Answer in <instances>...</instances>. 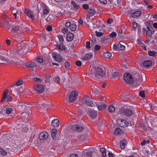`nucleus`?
<instances>
[{
  "label": "nucleus",
  "instance_id": "1",
  "mask_svg": "<svg viewBox=\"0 0 157 157\" xmlns=\"http://www.w3.org/2000/svg\"><path fill=\"white\" fill-rule=\"evenodd\" d=\"M92 72H94L92 74H90L93 78L96 80H99L101 79L105 75V73L103 70L99 67H93L91 70Z\"/></svg>",
  "mask_w": 157,
  "mask_h": 157
},
{
  "label": "nucleus",
  "instance_id": "2",
  "mask_svg": "<svg viewBox=\"0 0 157 157\" xmlns=\"http://www.w3.org/2000/svg\"><path fill=\"white\" fill-rule=\"evenodd\" d=\"M0 12H3V13L0 17V26L3 28L6 27L8 26V24L9 23L8 16L5 13H4V10H0Z\"/></svg>",
  "mask_w": 157,
  "mask_h": 157
},
{
  "label": "nucleus",
  "instance_id": "3",
  "mask_svg": "<svg viewBox=\"0 0 157 157\" xmlns=\"http://www.w3.org/2000/svg\"><path fill=\"white\" fill-rule=\"evenodd\" d=\"M24 12L26 15L29 17L31 20H34L35 18V17H36V16L37 17H36V19H38L39 15L38 13L40 12V10H34L36 11V12H34L33 10H23Z\"/></svg>",
  "mask_w": 157,
  "mask_h": 157
},
{
  "label": "nucleus",
  "instance_id": "4",
  "mask_svg": "<svg viewBox=\"0 0 157 157\" xmlns=\"http://www.w3.org/2000/svg\"><path fill=\"white\" fill-rule=\"evenodd\" d=\"M65 24V26L67 28H69L71 31L75 30L77 29V25L75 23L74 21H70L66 20Z\"/></svg>",
  "mask_w": 157,
  "mask_h": 157
},
{
  "label": "nucleus",
  "instance_id": "5",
  "mask_svg": "<svg viewBox=\"0 0 157 157\" xmlns=\"http://www.w3.org/2000/svg\"><path fill=\"white\" fill-rule=\"evenodd\" d=\"M78 94L76 90H73L71 92L67 99L69 103L72 102L76 99L78 96Z\"/></svg>",
  "mask_w": 157,
  "mask_h": 157
},
{
  "label": "nucleus",
  "instance_id": "6",
  "mask_svg": "<svg viewBox=\"0 0 157 157\" xmlns=\"http://www.w3.org/2000/svg\"><path fill=\"white\" fill-rule=\"evenodd\" d=\"M51 137L54 142H58L60 138L57 133V130L55 128L52 129L51 131Z\"/></svg>",
  "mask_w": 157,
  "mask_h": 157
},
{
  "label": "nucleus",
  "instance_id": "7",
  "mask_svg": "<svg viewBox=\"0 0 157 157\" xmlns=\"http://www.w3.org/2000/svg\"><path fill=\"white\" fill-rule=\"evenodd\" d=\"M85 96V95L84 96V97L79 102V104L83 106V108H85L86 111V114L88 115V110L86 108V107L88 106V101L87 99L88 97Z\"/></svg>",
  "mask_w": 157,
  "mask_h": 157
},
{
  "label": "nucleus",
  "instance_id": "8",
  "mask_svg": "<svg viewBox=\"0 0 157 157\" xmlns=\"http://www.w3.org/2000/svg\"><path fill=\"white\" fill-rule=\"evenodd\" d=\"M52 56L55 61L59 63L61 62L63 59L59 54L56 52H53L52 54Z\"/></svg>",
  "mask_w": 157,
  "mask_h": 157
},
{
  "label": "nucleus",
  "instance_id": "9",
  "mask_svg": "<svg viewBox=\"0 0 157 157\" xmlns=\"http://www.w3.org/2000/svg\"><path fill=\"white\" fill-rule=\"evenodd\" d=\"M89 116H90V120L91 121H94L97 118L98 116V113L95 110L89 109Z\"/></svg>",
  "mask_w": 157,
  "mask_h": 157
},
{
  "label": "nucleus",
  "instance_id": "10",
  "mask_svg": "<svg viewBox=\"0 0 157 157\" xmlns=\"http://www.w3.org/2000/svg\"><path fill=\"white\" fill-rule=\"evenodd\" d=\"M123 78L125 81L129 84L132 83L133 81L132 75L128 73L125 74Z\"/></svg>",
  "mask_w": 157,
  "mask_h": 157
},
{
  "label": "nucleus",
  "instance_id": "11",
  "mask_svg": "<svg viewBox=\"0 0 157 157\" xmlns=\"http://www.w3.org/2000/svg\"><path fill=\"white\" fill-rule=\"evenodd\" d=\"M71 128L73 130H75L78 132L81 131L84 129L83 126L78 124H75L71 125Z\"/></svg>",
  "mask_w": 157,
  "mask_h": 157
},
{
  "label": "nucleus",
  "instance_id": "12",
  "mask_svg": "<svg viewBox=\"0 0 157 157\" xmlns=\"http://www.w3.org/2000/svg\"><path fill=\"white\" fill-rule=\"evenodd\" d=\"M42 84H39L34 87L35 91L40 94L43 93L44 90V86Z\"/></svg>",
  "mask_w": 157,
  "mask_h": 157
},
{
  "label": "nucleus",
  "instance_id": "13",
  "mask_svg": "<svg viewBox=\"0 0 157 157\" xmlns=\"http://www.w3.org/2000/svg\"><path fill=\"white\" fill-rule=\"evenodd\" d=\"M147 31L146 35L148 39H151L152 34L155 32V30L151 27L147 26Z\"/></svg>",
  "mask_w": 157,
  "mask_h": 157
},
{
  "label": "nucleus",
  "instance_id": "14",
  "mask_svg": "<svg viewBox=\"0 0 157 157\" xmlns=\"http://www.w3.org/2000/svg\"><path fill=\"white\" fill-rule=\"evenodd\" d=\"M38 10H48V7L44 2H41L37 4Z\"/></svg>",
  "mask_w": 157,
  "mask_h": 157
},
{
  "label": "nucleus",
  "instance_id": "15",
  "mask_svg": "<svg viewBox=\"0 0 157 157\" xmlns=\"http://www.w3.org/2000/svg\"><path fill=\"white\" fill-rule=\"evenodd\" d=\"M97 22V21L94 20H92L90 22H89V28L90 27L91 30V28L94 29L96 28H98L99 26L96 24Z\"/></svg>",
  "mask_w": 157,
  "mask_h": 157
},
{
  "label": "nucleus",
  "instance_id": "16",
  "mask_svg": "<svg viewBox=\"0 0 157 157\" xmlns=\"http://www.w3.org/2000/svg\"><path fill=\"white\" fill-rule=\"evenodd\" d=\"M48 136V134L45 132H41L39 134L38 138L40 140H43L46 139Z\"/></svg>",
  "mask_w": 157,
  "mask_h": 157
},
{
  "label": "nucleus",
  "instance_id": "17",
  "mask_svg": "<svg viewBox=\"0 0 157 157\" xmlns=\"http://www.w3.org/2000/svg\"><path fill=\"white\" fill-rule=\"evenodd\" d=\"M74 37L73 33L70 32L68 33L66 35V41L67 42H71L73 40Z\"/></svg>",
  "mask_w": 157,
  "mask_h": 157
},
{
  "label": "nucleus",
  "instance_id": "18",
  "mask_svg": "<svg viewBox=\"0 0 157 157\" xmlns=\"http://www.w3.org/2000/svg\"><path fill=\"white\" fill-rule=\"evenodd\" d=\"M55 46L57 49L61 51H65L67 49V48L65 45H63V43H60L58 44L57 43Z\"/></svg>",
  "mask_w": 157,
  "mask_h": 157
},
{
  "label": "nucleus",
  "instance_id": "19",
  "mask_svg": "<svg viewBox=\"0 0 157 157\" xmlns=\"http://www.w3.org/2000/svg\"><path fill=\"white\" fill-rule=\"evenodd\" d=\"M60 121L58 119H54L51 122V126L54 128L59 127Z\"/></svg>",
  "mask_w": 157,
  "mask_h": 157
},
{
  "label": "nucleus",
  "instance_id": "20",
  "mask_svg": "<svg viewBox=\"0 0 157 157\" xmlns=\"http://www.w3.org/2000/svg\"><path fill=\"white\" fill-rule=\"evenodd\" d=\"M123 110V113L124 115L129 117L131 116L132 114V111L130 109H124Z\"/></svg>",
  "mask_w": 157,
  "mask_h": 157
},
{
  "label": "nucleus",
  "instance_id": "21",
  "mask_svg": "<svg viewBox=\"0 0 157 157\" xmlns=\"http://www.w3.org/2000/svg\"><path fill=\"white\" fill-rule=\"evenodd\" d=\"M25 66L29 68H32L37 66L36 63L34 62H30L25 63Z\"/></svg>",
  "mask_w": 157,
  "mask_h": 157
},
{
  "label": "nucleus",
  "instance_id": "22",
  "mask_svg": "<svg viewBox=\"0 0 157 157\" xmlns=\"http://www.w3.org/2000/svg\"><path fill=\"white\" fill-rule=\"evenodd\" d=\"M8 90H6L4 91L1 100V102L2 103L4 102L5 100L8 97Z\"/></svg>",
  "mask_w": 157,
  "mask_h": 157
},
{
  "label": "nucleus",
  "instance_id": "23",
  "mask_svg": "<svg viewBox=\"0 0 157 157\" xmlns=\"http://www.w3.org/2000/svg\"><path fill=\"white\" fill-rule=\"evenodd\" d=\"M141 13L140 10H136L131 14V16L133 18H136L140 16Z\"/></svg>",
  "mask_w": 157,
  "mask_h": 157
},
{
  "label": "nucleus",
  "instance_id": "24",
  "mask_svg": "<svg viewBox=\"0 0 157 157\" xmlns=\"http://www.w3.org/2000/svg\"><path fill=\"white\" fill-rule=\"evenodd\" d=\"M128 123L124 120H121L119 124V125L121 127H126L128 126Z\"/></svg>",
  "mask_w": 157,
  "mask_h": 157
},
{
  "label": "nucleus",
  "instance_id": "25",
  "mask_svg": "<svg viewBox=\"0 0 157 157\" xmlns=\"http://www.w3.org/2000/svg\"><path fill=\"white\" fill-rule=\"evenodd\" d=\"M13 111V108L9 107H6L5 109H4V111H5V113L7 114L12 113Z\"/></svg>",
  "mask_w": 157,
  "mask_h": 157
},
{
  "label": "nucleus",
  "instance_id": "26",
  "mask_svg": "<svg viewBox=\"0 0 157 157\" xmlns=\"http://www.w3.org/2000/svg\"><path fill=\"white\" fill-rule=\"evenodd\" d=\"M152 64V62L151 60H148L144 61L143 63V66L144 67H150Z\"/></svg>",
  "mask_w": 157,
  "mask_h": 157
},
{
  "label": "nucleus",
  "instance_id": "27",
  "mask_svg": "<svg viewBox=\"0 0 157 157\" xmlns=\"http://www.w3.org/2000/svg\"><path fill=\"white\" fill-rule=\"evenodd\" d=\"M96 150V149L93 147H89V157L92 156Z\"/></svg>",
  "mask_w": 157,
  "mask_h": 157
},
{
  "label": "nucleus",
  "instance_id": "28",
  "mask_svg": "<svg viewBox=\"0 0 157 157\" xmlns=\"http://www.w3.org/2000/svg\"><path fill=\"white\" fill-rule=\"evenodd\" d=\"M120 147L121 149L124 148L126 144V141L125 140H122L120 142Z\"/></svg>",
  "mask_w": 157,
  "mask_h": 157
},
{
  "label": "nucleus",
  "instance_id": "29",
  "mask_svg": "<svg viewBox=\"0 0 157 157\" xmlns=\"http://www.w3.org/2000/svg\"><path fill=\"white\" fill-rule=\"evenodd\" d=\"M82 157H88V149H84L82 155Z\"/></svg>",
  "mask_w": 157,
  "mask_h": 157
},
{
  "label": "nucleus",
  "instance_id": "30",
  "mask_svg": "<svg viewBox=\"0 0 157 157\" xmlns=\"http://www.w3.org/2000/svg\"><path fill=\"white\" fill-rule=\"evenodd\" d=\"M65 10H63L62 12H61V11H59V10H56V12H54L56 13H57V14H55V15H56V16L58 17H59V16H62L63 14H64V13H65Z\"/></svg>",
  "mask_w": 157,
  "mask_h": 157
},
{
  "label": "nucleus",
  "instance_id": "31",
  "mask_svg": "<svg viewBox=\"0 0 157 157\" xmlns=\"http://www.w3.org/2000/svg\"><path fill=\"white\" fill-rule=\"evenodd\" d=\"M103 56L105 58L109 59L111 57V53L109 51L105 52L104 53Z\"/></svg>",
  "mask_w": 157,
  "mask_h": 157
},
{
  "label": "nucleus",
  "instance_id": "32",
  "mask_svg": "<svg viewBox=\"0 0 157 157\" xmlns=\"http://www.w3.org/2000/svg\"><path fill=\"white\" fill-rule=\"evenodd\" d=\"M144 4L146 6H147L148 8L149 9L153 8V6L149 4V2L148 0H145L144 1Z\"/></svg>",
  "mask_w": 157,
  "mask_h": 157
},
{
  "label": "nucleus",
  "instance_id": "33",
  "mask_svg": "<svg viewBox=\"0 0 157 157\" xmlns=\"http://www.w3.org/2000/svg\"><path fill=\"white\" fill-rule=\"evenodd\" d=\"M137 85L140 84L142 82V78L141 77L137 76L136 78V80L135 81Z\"/></svg>",
  "mask_w": 157,
  "mask_h": 157
},
{
  "label": "nucleus",
  "instance_id": "34",
  "mask_svg": "<svg viewBox=\"0 0 157 157\" xmlns=\"http://www.w3.org/2000/svg\"><path fill=\"white\" fill-rule=\"evenodd\" d=\"M36 61H37L38 62H39L40 63H43L44 62V60L42 58V57L40 56H38L36 58Z\"/></svg>",
  "mask_w": 157,
  "mask_h": 157
},
{
  "label": "nucleus",
  "instance_id": "35",
  "mask_svg": "<svg viewBox=\"0 0 157 157\" xmlns=\"http://www.w3.org/2000/svg\"><path fill=\"white\" fill-rule=\"evenodd\" d=\"M53 80L57 83H58L60 81V77L59 76H56L53 77Z\"/></svg>",
  "mask_w": 157,
  "mask_h": 157
},
{
  "label": "nucleus",
  "instance_id": "36",
  "mask_svg": "<svg viewBox=\"0 0 157 157\" xmlns=\"http://www.w3.org/2000/svg\"><path fill=\"white\" fill-rule=\"evenodd\" d=\"M98 109L99 110H102L105 109L106 107V105L105 104H101L100 105H96Z\"/></svg>",
  "mask_w": 157,
  "mask_h": 157
},
{
  "label": "nucleus",
  "instance_id": "37",
  "mask_svg": "<svg viewBox=\"0 0 157 157\" xmlns=\"http://www.w3.org/2000/svg\"><path fill=\"white\" fill-rule=\"evenodd\" d=\"M100 46L98 45H96L95 47L92 49L93 51L94 52V54H95L96 53L95 51L99 50L100 48Z\"/></svg>",
  "mask_w": 157,
  "mask_h": 157
},
{
  "label": "nucleus",
  "instance_id": "38",
  "mask_svg": "<svg viewBox=\"0 0 157 157\" xmlns=\"http://www.w3.org/2000/svg\"><path fill=\"white\" fill-rule=\"evenodd\" d=\"M148 54L149 56H157V53L155 51H149Z\"/></svg>",
  "mask_w": 157,
  "mask_h": 157
},
{
  "label": "nucleus",
  "instance_id": "39",
  "mask_svg": "<svg viewBox=\"0 0 157 157\" xmlns=\"http://www.w3.org/2000/svg\"><path fill=\"white\" fill-rule=\"evenodd\" d=\"M26 107V105L23 103H19L17 106V108L18 109H24Z\"/></svg>",
  "mask_w": 157,
  "mask_h": 157
},
{
  "label": "nucleus",
  "instance_id": "40",
  "mask_svg": "<svg viewBox=\"0 0 157 157\" xmlns=\"http://www.w3.org/2000/svg\"><path fill=\"white\" fill-rule=\"evenodd\" d=\"M0 153L1 155L6 156L7 154V152L2 147L0 148Z\"/></svg>",
  "mask_w": 157,
  "mask_h": 157
},
{
  "label": "nucleus",
  "instance_id": "41",
  "mask_svg": "<svg viewBox=\"0 0 157 157\" xmlns=\"http://www.w3.org/2000/svg\"><path fill=\"white\" fill-rule=\"evenodd\" d=\"M57 37L59 40L60 43H63L64 41V38L63 36L60 34H59L57 35Z\"/></svg>",
  "mask_w": 157,
  "mask_h": 157
},
{
  "label": "nucleus",
  "instance_id": "42",
  "mask_svg": "<svg viewBox=\"0 0 157 157\" xmlns=\"http://www.w3.org/2000/svg\"><path fill=\"white\" fill-rule=\"evenodd\" d=\"M94 89L93 90L92 94L94 95H97L99 93V91L98 89L97 88L94 87Z\"/></svg>",
  "mask_w": 157,
  "mask_h": 157
},
{
  "label": "nucleus",
  "instance_id": "43",
  "mask_svg": "<svg viewBox=\"0 0 157 157\" xmlns=\"http://www.w3.org/2000/svg\"><path fill=\"white\" fill-rule=\"evenodd\" d=\"M36 106L40 107L41 108V106L45 108H47L48 107H49L48 105H47L45 103H42L41 104H38L36 105Z\"/></svg>",
  "mask_w": 157,
  "mask_h": 157
},
{
  "label": "nucleus",
  "instance_id": "44",
  "mask_svg": "<svg viewBox=\"0 0 157 157\" xmlns=\"http://www.w3.org/2000/svg\"><path fill=\"white\" fill-rule=\"evenodd\" d=\"M19 29V26L16 25L14 27H13L11 29V30L12 31L16 32Z\"/></svg>",
  "mask_w": 157,
  "mask_h": 157
},
{
  "label": "nucleus",
  "instance_id": "45",
  "mask_svg": "<svg viewBox=\"0 0 157 157\" xmlns=\"http://www.w3.org/2000/svg\"><path fill=\"white\" fill-rule=\"evenodd\" d=\"M100 151L102 153V155L104 157L106 156V150L105 148H100Z\"/></svg>",
  "mask_w": 157,
  "mask_h": 157
},
{
  "label": "nucleus",
  "instance_id": "46",
  "mask_svg": "<svg viewBox=\"0 0 157 157\" xmlns=\"http://www.w3.org/2000/svg\"><path fill=\"white\" fill-rule=\"evenodd\" d=\"M23 81L21 79H19L17 81L15 84L16 86H19L22 84Z\"/></svg>",
  "mask_w": 157,
  "mask_h": 157
},
{
  "label": "nucleus",
  "instance_id": "47",
  "mask_svg": "<svg viewBox=\"0 0 157 157\" xmlns=\"http://www.w3.org/2000/svg\"><path fill=\"white\" fill-rule=\"evenodd\" d=\"M70 63L67 61H66L65 63L64 66L66 69H68L70 66Z\"/></svg>",
  "mask_w": 157,
  "mask_h": 157
},
{
  "label": "nucleus",
  "instance_id": "48",
  "mask_svg": "<svg viewBox=\"0 0 157 157\" xmlns=\"http://www.w3.org/2000/svg\"><path fill=\"white\" fill-rule=\"evenodd\" d=\"M117 47L118 50H123L125 48V46L123 45H121L120 43H118L117 44Z\"/></svg>",
  "mask_w": 157,
  "mask_h": 157
},
{
  "label": "nucleus",
  "instance_id": "49",
  "mask_svg": "<svg viewBox=\"0 0 157 157\" xmlns=\"http://www.w3.org/2000/svg\"><path fill=\"white\" fill-rule=\"evenodd\" d=\"M72 4L73 5L74 7L76 9H78L79 8L80 6L78 4H76L74 1L71 2Z\"/></svg>",
  "mask_w": 157,
  "mask_h": 157
},
{
  "label": "nucleus",
  "instance_id": "50",
  "mask_svg": "<svg viewBox=\"0 0 157 157\" xmlns=\"http://www.w3.org/2000/svg\"><path fill=\"white\" fill-rule=\"evenodd\" d=\"M108 109L109 112L112 113L114 111L115 109L114 106L110 105L108 107Z\"/></svg>",
  "mask_w": 157,
  "mask_h": 157
},
{
  "label": "nucleus",
  "instance_id": "51",
  "mask_svg": "<svg viewBox=\"0 0 157 157\" xmlns=\"http://www.w3.org/2000/svg\"><path fill=\"white\" fill-rule=\"evenodd\" d=\"M33 79L34 81L36 82H40L42 81V79L38 77H34L33 78Z\"/></svg>",
  "mask_w": 157,
  "mask_h": 157
},
{
  "label": "nucleus",
  "instance_id": "52",
  "mask_svg": "<svg viewBox=\"0 0 157 157\" xmlns=\"http://www.w3.org/2000/svg\"><path fill=\"white\" fill-rule=\"evenodd\" d=\"M89 106L92 107H95L94 104L93 103L92 101V100L91 98H90L89 97Z\"/></svg>",
  "mask_w": 157,
  "mask_h": 157
},
{
  "label": "nucleus",
  "instance_id": "53",
  "mask_svg": "<svg viewBox=\"0 0 157 157\" xmlns=\"http://www.w3.org/2000/svg\"><path fill=\"white\" fill-rule=\"evenodd\" d=\"M51 76L50 75H49L48 76H47L44 80V82L46 83L48 82H50V78H51Z\"/></svg>",
  "mask_w": 157,
  "mask_h": 157
},
{
  "label": "nucleus",
  "instance_id": "54",
  "mask_svg": "<svg viewBox=\"0 0 157 157\" xmlns=\"http://www.w3.org/2000/svg\"><path fill=\"white\" fill-rule=\"evenodd\" d=\"M117 33L116 32H112L111 33H110L109 36L110 38H112L113 37H114L116 36H117Z\"/></svg>",
  "mask_w": 157,
  "mask_h": 157
},
{
  "label": "nucleus",
  "instance_id": "55",
  "mask_svg": "<svg viewBox=\"0 0 157 157\" xmlns=\"http://www.w3.org/2000/svg\"><path fill=\"white\" fill-rule=\"evenodd\" d=\"M12 97L10 96V94H8V97H7V99L6 100V102L11 101H12Z\"/></svg>",
  "mask_w": 157,
  "mask_h": 157
},
{
  "label": "nucleus",
  "instance_id": "56",
  "mask_svg": "<svg viewBox=\"0 0 157 157\" xmlns=\"http://www.w3.org/2000/svg\"><path fill=\"white\" fill-rule=\"evenodd\" d=\"M82 59L84 61L88 60V53H86V54L82 58Z\"/></svg>",
  "mask_w": 157,
  "mask_h": 157
},
{
  "label": "nucleus",
  "instance_id": "57",
  "mask_svg": "<svg viewBox=\"0 0 157 157\" xmlns=\"http://www.w3.org/2000/svg\"><path fill=\"white\" fill-rule=\"evenodd\" d=\"M75 64L78 67H80L82 65V62L80 60H78L76 61Z\"/></svg>",
  "mask_w": 157,
  "mask_h": 157
},
{
  "label": "nucleus",
  "instance_id": "58",
  "mask_svg": "<svg viewBox=\"0 0 157 157\" xmlns=\"http://www.w3.org/2000/svg\"><path fill=\"white\" fill-rule=\"evenodd\" d=\"M121 131L120 128H116L114 131V134L115 135H117Z\"/></svg>",
  "mask_w": 157,
  "mask_h": 157
},
{
  "label": "nucleus",
  "instance_id": "59",
  "mask_svg": "<svg viewBox=\"0 0 157 157\" xmlns=\"http://www.w3.org/2000/svg\"><path fill=\"white\" fill-rule=\"evenodd\" d=\"M61 31L63 33H66L68 32V29L66 27L64 28L61 29Z\"/></svg>",
  "mask_w": 157,
  "mask_h": 157
},
{
  "label": "nucleus",
  "instance_id": "60",
  "mask_svg": "<svg viewBox=\"0 0 157 157\" xmlns=\"http://www.w3.org/2000/svg\"><path fill=\"white\" fill-rule=\"evenodd\" d=\"M96 36L98 37L101 36L103 35V33L101 32H98L97 31L95 32Z\"/></svg>",
  "mask_w": 157,
  "mask_h": 157
},
{
  "label": "nucleus",
  "instance_id": "61",
  "mask_svg": "<svg viewBox=\"0 0 157 157\" xmlns=\"http://www.w3.org/2000/svg\"><path fill=\"white\" fill-rule=\"evenodd\" d=\"M135 122V121L134 122V120L133 119H131L130 120H129V123H128V124H129L130 125L132 126L134 125Z\"/></svg>",
  "mask_w": 157,
  "mask_h": 157
},
{
  "label": "nucleus",
  "instance_id": "62",
  "mask_svg": "<svg viewBox=\"0 0 157 157\" xmlns=\"http://www.w3.org/2000/svg\"><path fill=\"white\" fill-rule=\"evenodd\" d=\"M139 96L142 98H144L145 97V94L144 91H141L139 93Z\"/></svg>",
  "mask_w": 157,
  "mask_h": 157
},
{
  "label": "nucleus",
  "instance_id": "63",
  "mask_svg": "<svg viewBox=\"0 0 157 157\" xmlns=\"http://www.w3.org/2000/svg\"><path fill=\"white\" fill-rule=\"evenodd\" d=\"M77 113L79 116H81L83 115V111L81 109H79L77 111Z\"/></svg>",
  "mask_w": 157,
  "mask_h": 157
},
{
  "label": "nucleus",
  "instance_id": "64",
  "mask_svg": "<svg viewBox=\"0 0 157 157\" xmlns=\"http://www.w3.org/2000/svg\"><path fill=\"white\" fill-rule=\"evenodd\" d=\"M52 17V15H49L48 17H47L46 19V21L47 22H49L51 20V18Z\"/></svg>",
  "mask_w": 157,
  "mask_h": 157
}]
</instances>
